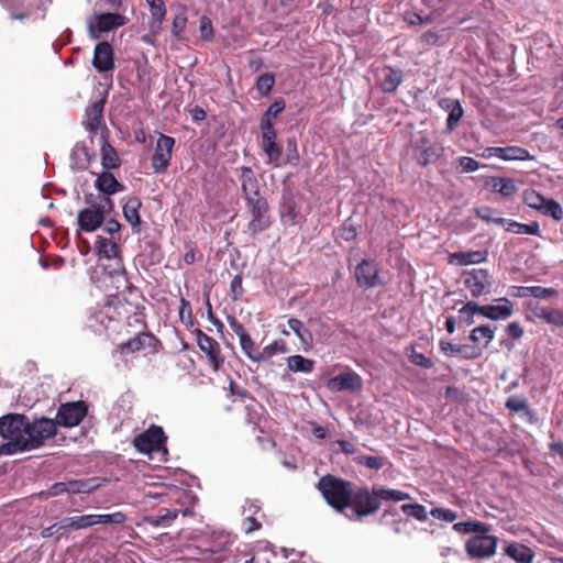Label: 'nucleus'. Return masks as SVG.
I'll list each match as a JSON object with an SVG mask.
<instances>
[{"label":"nucleus","mask_w":563,"mask_h":563,"mask_svg":"<svg viewBox=\"0 0 563 563\" xmlns=\"http://www.w3.org/2000/svg\"><path fill=\"white\" fill-rule=\"evenodd\" d=\"M123 317L128 318L129 325H141L147 329L144 307L132 303L126 299L112 295L103 305L91 310L88 317V327L97 334L107 332L112 323H118Z\"/></svg>","instance_id":"f257e3e1"},{"label":"nucleus","mask_w":563,"mask_h":563,"mask_svg":"<svg viewBox=\"0 0 563 563\" xmlns=\"http://www.w3.org/2000/svg\"><path fill=\"white\" fill-rule=\"evenodd\" d=\"M349 508L351 515L345 512L350 520H361L364 517L374 515L379 508L382 500L402 501L410 499V495L402 490L386 488L383 486H354Z\"/></svg>","instance_id":"f03ea898"},{"label":"nucleus","mask_w":563,"mask_h":563,"mask_svg":"<svg viewBox=\"0 0 563 563\" xmlns=\"http://www.w3.org/2000/svg\"><path fill=\"white\" fill-rule=\"evenodd\" d=\"M354 486V483L331 474L323 475L317 484L327 504L341 514H345L349 508Z\"/></svg>","instance_id":"7ed1b4c3"},{"label":"nucleus","mask_w":563,"mask_h":563,"mask_svg":"<svg viewBox=\"0 0 563 563\" xmlns=\"http://www.w3.org/2000/svg\"><path fill=\"white\" fill-rule=\"evenodd\" d=\"M57 433V426L55 420L45 417L35 418L27 421V430L25 440L18 441L11 444V449L32 451L45 444L47 439L55 437ZM8 450L10 446L7 448Z\"/></svg>","instance_id":"20e7f679"},{"label":"nucleus","mask_w":563,"mask_h":563,"mask_svg":"<svg viewBox=\"0 0 563 563\" xmlns=\"http://www.w3.org/2000/svg\"><path fill=\"white\" fill-rule=\"evenodd\" d=\"M29 418L23 413H7L0 417V435L8 442L0 445V455H12L24 450L7 449L12 443L25 440Z\"/></svg>","instance_id":"39448f33"},{"label":"nucleus","mask_w":563,"mask_h":563,"mask_svg":"<svg viewBox=\"0 0 563 563\" xmlns=\"http://www.w3.org/2000/svg\"><path fill=\"white\" fill-rule=\"evenodd\" d=\"M166 442L167 435L163 428L156 424H151L133 439L134 448L143 454H151L162 450L167 452Z\"/></svg>","instance_id":"423d86ee"},{"label":"nucleus","mask_w":563,"mask_h":563,"mask_svg":"<svg viewBox=\"0 0 563 563\" xmlns=\"http://www.w3.org/2000/svg\"><path fill=\"white\" fill-rule=\"evenodd\" d=\"M128 22L129 19L118 12L99 13L89 19L88 32L92 40H98L101 33L121 27Z\"/></svg>","instance_id":"0eeeda50"},{"label":"nucleus","mask_w":563,"mask_h":563,"mask_svg":"<svg viewBox=\"0 0 563 563\" xmlns=\"http://www.w3.org/2000/svg\"><path fill=\"white\" fill-rule=\"evenodd\" d=\"M106 206L112 209L113 202L109 197H104L97 207L85 208L78 212L77 223L80 230L85 232H95L104 221Z\"/></svg>","instance_id":"6e6552de"},{"label":"nucleus","mask_w":563,"mask_h":563,"mask_svg":"<svg viewBox=\"0 0 563 563\" xmlns=\"http://www.w3.org/2000/svg\"><path fill=\"white\" fill-rule=\"evenodd\" d=\"M143 330H146L142 327ZM162 342L151 332L141 331L135 336L119 345L121 354H133L147 350L150 354H156L162 349Z\"/></svg>","instance_id":"1a4fd4ad"},{"label":"nucleus","mask_w":563,"mask_h":563,"mask_svg":"<svg viewBox=\"0 0 563 563\" xmlns=\"http://www.w3.org/2000/svg\"><path fill=\"white\" fill-rule=\"evenodd\" d=\"M379 266L375 260L363 258L355 267L356 284L362 289H372L384 286L385 282L379 276Z\"/></svg>","instance_id":"9d476101"},{"label":"nucleus","mask_w":563,"mask_h":563,"mask_svg":"<svg viewBox=\"0 0 563 563\" xmlns=\"http://www.w3.org/2000/svg\"><path fill=\"white\" fill-rule=\"evenodd\" d=\"M246 208L251 213V221L249 222V230L252 234H257L272 224L269 214V205L266 198H256L253 201L245 202Z\"/></svg>","instance_id":"9b49d317"},{"label":"nucleus","mask_w":563,"mask_h":563,"mask_svg":"<svg viewBox=\"0 0 563 563\" xmlns=\"http://www.w3.org/2000/svg\"><path fill=\"white\" fill-rule=\"evenodd\" d=\"M174 146V137L162 133L159 134L151 158V165L155 174H162L167 170L173 157Z\"/></svg>","instance_id":"f8f14e48"},{"label":"nucleus","mask_w":563,"mask_h":563,"mask_svg":"<svg viewBox=\"0 0 563 563\" xmlns=\"http://www.w3.org/2000/svg\"><path fill=\"white\" fill-rule=\"evenodd\" d=\"M88 413V405L82 401L62 404L56 415V426L73 428L78 426Z\"/></svg>","instance_id":"ddd939ff"},{"label":"nucleus","mask_w":563,"mask_h":563,"mask_svg":"<svg viewBox=\"0 0 563 563\" xmlns=\"http://www.w3.org/2000/svg\"><path fill=\"white\" fill-rule=\"evenodd\" d=\"M196 341L199 349L206 354L211 368L218 372L224 364V356L221 354L219 342L206 334L202 330H195Z\"/></svg>","instance_id":"4468645a"},{"label":"nucleus","mask_w":563,"mask_h":563,"mask_svg":"<svg viewBox=\"0 0 563 563\" xmlns=\"http://www.w3.org/2000/svg\"><path fill=\"white\" fill-rule=\"evenodd\" d=\"M463 283L472 297L478 298L490 292L493 287V277L486 269L474 268L465 274Z\"/></svg>","instance_id":"2eb2a0df"},{"label":"nucleus","mask_w":563,"mask_h":563,"mask_svg":"<svg viewBox=\"0 0 563 563\" xmlns=\"http://www.w3.org/2000/svg\"><path fill=\"white\" fill-rule=\"evenodd\" d=\"M416 159L421 166L435 163L444 153V148L441 144L431 142L427 137H421L416 144Z\"/></svg>","instance_id":"dca6fc26"},{"label":"nucleus","mask_w":563,"mask_h":563,"mask_svg":"<svg viewBox=\"0 0 563 563\" xmlns=\"http://www.w3.org/2000/svg\"><path fill=\"white\" fill-rule=\"evenodd\" d=\"M239 172L241 190L245 202L253 201L256 198H265L261 195V185L254 170L249 166H241Z\"/></svg>","instance_id":"f3484780"},{"label":"nucleus","mask_w":563,"mask_h":563,"mask_svg":"<svg viewBox=\"0 0 563 563\" xmlns=\"http://www.w3.org/2000/svg\"><path fill=\"white\" fill-rule=\"evenodd\" d=\"M466 551L471 558H489L496 551V539L490 536L472 537L466 542Z\"/></svg>","instance_id":"a211bd4d"},{"label":"nucleus","mask_w":563,"mask_h":563,"mask_svg":"<svg viewBox=\"0 0 563 563\" xmlns=\"http://www.w3.org/2000/svg\"><path fill=\"white\" fill-rule=\"evenodd\" d=\"M92 66L98 73L112 71L115 67L114 52L112 45L107 42H99L93 51Z\"/></svg>","instance_id":"6ab92c4d"},{"label":"nucleus","mask_w":563,"mask_h":563,"mask_svg":"<svg viewBox=\"0 0 563 563\" xmlns=\"http://www.w3.org/2000/svg\"><path fill=\"white\" fill-rule=\"evenodd\" d=\"M106 100L99 99L91 102L85 111L84 125L90 133H97L100 128H103L104 134L108 133V129L103 123V110Z\"/></svg>","instance_id":"aec40b11"},{"label":"nucleus","mask_w":563,"mask_h":563,"mask_svg":"<svg viewBox=\"0 0 563 563\" xmlns=\"http://www.w3.org/2000/svg\"><path fill=\"white\" fill-rule=\"evenodd\" d=\"M327 387L331 391H343V390H357L362 387L361 377L350 371L345 373H341L332 378H330L327 383Z\"/></svg>","instance_id":"412c9836"},{"label":"nucleus","mask_w":563,"mask_h":563,"mask_svg":"<svg viewBox=\"0 0 563 563\" xmlns=\"http://www.w3.org/2000/svg\"><path fill=\"white\" fill-rule=\"evenodd\" d=\"M430 2H422V8H415L411 11H405L402 18L410 25L428 24L433 22L439 15V9L429 5Z\"/></svg>","instance_id":"4be33fe9"},{"label":"nucleus","mask_w":563,"mask_h":563,"mask_svg":"<svg viewBox=\"0 0 563 563\" xmlns=\"http://www.w3.org/2000/svg\"><path fill=\"white\" fill-rule=\"evenodd\" d=\"M404 80V71L400 68L385 66L379 77V87L386 93H393L397 90Z\"/></svg>","instance_id":"5701e85b"},{"label":"nucleus","mask_w":563,"mask_h":563,"mask_svg":"<svg viewBox=\"0 0 563 563\" xmlns=\"http://www.w3.org/2000/svg\"><path fill=\"white\" fill-rule=\"evenodd\" d=\"M530 208L538 209L543 214L551 216L556 221L563 218V210L556 201L552 199L544 200L534 191H530Z\"/></svg>","instance_id":"b1692460"},{"label":"nucleus","mask_w":563,"mask_h":563,"mask_svg":"<svg viewBox=\"0 0 563 563\" xmlns=\"http://www.w3.org/2000/svg\"><path fill=\"white\" fill-rule=\"evenodd\" d=\"M498 305L481 306V314L490 320H505L512 314V303L507 298H498Z\"/></svg>","instance_id":"393cba45"},{"label":"nucleus","mask_w":563,"mask_h":563,"mask_svg":"<svg viewBox=\"0 0 563 563\" xmlns=\"http://www.w3.org/2000/svg\"><path fill=\"white\" fill-rule=\"evenodd\" d=\"M142 207V201L137 197H130L125 203L123 205V216L126 222H129L132 227L134 233L141 232V216L140 209Z\"/></svg>","instance_id":"a878e982"},{"label":"nucleus","mask_w":563,"mask_h":563,"mask_svg":"<svg viewBox=\"0 0 563 563\" xmlns=\"http://www.w3.org/2000/svg\"><path fill=\"white\" fill-rule=\"evenodd\" d=\"M441 108L449 111L446 119V132H452L464 115L461 102L456 99L444 98L440 101Z\"/></svg>","instance_id":"bb28decb"},{"label":"nucleus","mask_w":563,"mask_h":563,"mask_svg":"<svg viewBox=\"0 0 563 563\" xmlns=\"http://www.w3.org/2000/svg\"><path fill=\"white\" fill-rule=\"evenodd\" d=\"M95 187L107 196L114 195L117 192L123 191L124 189V186L119 183L114 175L108 169H104L97 176Z\"/></svg>","instance_id":"cd10ccee"},{"label":"nucleus","mask_w":563,"mask_h":563,"mask_svg":"<svg viewBox=\"0 0 563 563\" xmlns=\"http://www.w3.org/2000/svg\"><path fill=\"white\" fill-rule=\"evenodd\" d=\"M101 165L104 169L111 170L117 169L121 166L122 161L117 152V150L108 142L107 135L104 133L101 134Z\"/></svg>","instance_id":"c85d7f7f"},{"label":"nucleus","mask_w":563,"mask_h":563,"mask_svg":"<svg viewBox=\"0 0 563 563\" xmlns=\"http://www.w3.org/2000/svg\"><path fill=\"white\" fill-rule=\"evenodd\" d=\"M484 186L486 189L501 194L505 197H509L517 191V186L515 181L510 178L504 177H486L484 180Z\"/></svg>","instance_id":"c756f323"},{"label":"nucleus","mask_w":563,"mask_h":563,"mask_svg":"<svg viewBox=\"0 0 563 563\" xmlns=\"http://www.w3.org/2000/svg\"><path fill=\"white\" fill-rule=\"evenodd\" d=\"M95 249L100 256L107 260L117 258L121 253V247L114 240L107 239L101 235L97 236Z\"/></svg>","instance_id":"7c9ffc66"},{"label":"nucleus","mask_w":563,"mask_h":563,"mask_svg":"<svg viewBox=\"0 0 563 563\" xmlns=\"http://www.w3.org/2000/svg\"><path fill=\"white\" fill-rule=\"evenodd\" d=\"M537 318L543 319L547 323L554 327H563V311L551 307L534 306L531 307Z\"/></svg>","instance_id":"2f4dec72"},{"label":"nucleus","mask_w":563,"mask_h":563,"mask_svg":"<svg viewBox=\"0 0 563 563\" xmlns=\"http://www.w3.org/2000/svg\"><path fill=\"white\" fill-rule=\"evenodd\" d=\"M488 151L490 156H495L504 161H523L528 158V150L519 146L489 147Z\"/></svg>","instance_id":"473e14b6"},{"label":"nucleus","mask_w":563,"mask_h":563,"mask_svg":"<svg viewBox=\"0 0 563 563\" xmlns=\"http://www.w3.org/2000/svg\"><path fill=\"white\" fill-rule=\"evenodd\" d=\"M179 512L183 514V516H188L191 514L189 509H161L159 514L155 517H150L147 521L154 526V527H168L172 525V522L178 517Z\"/></svg>","instance_id":"72a5a7b5"},{"label":"nucleus","mask_w":563,"mask_h":563,"mask_svg":"<svg viewBox=\"0 0 563 563\" xmlns=\"http://www.w3.org/2000/svg\"><path fill=\"white\" fill-rule=\"evenodd\" d=\"M287 367L295 373H311L314 368V361L302 355H291L287 358Z\"/></svg>","instance_id":"f704fd0d"},{"label":"nucleus","mask_w":563,"mask_h":563,"mask_svg":"<svg viewBox=\"0 0 563 563\" xmlns=\"http://www.w3.org/2000/svg\"><path fill=\"white\" fill-rule=\"evenodd\" d=\"M261 148L267 155V163L273 164L275 167L282 166L280 158L283 148L277 143V140H267L266 142H261Z\"/></svg>","instance_id":"c9c22d12"},{"label":"nucleus","mask_w":563,"mask_h":563,"mask_svg":"<svg viewBox=\"0 0 563 563\" xmlns=\"http://www.w3.org/2000/svg\"><path fill=\"white\" fill-rule=\"evenodd\" d=\"M470 340L483 346V350L494 340V329L489 325H481L472 330Z\"/></svg>","instance_id":"e433bc0d"},{"label":"nucleus","mask_w":563,"mask_h":563,"mask_svg":"<svg viewBox=\"0 0 563 563\" xmlns=\"http://www.w3.org/2000/svg\"><path fill=\"white\" fill-rule=\"evenodd\" d=\"M288 352V345L283 339L273 341L261 351V362L267 361L277 354Z\"/></svg>","instance_id":"4c0bfd02"},{"label":"nucleus","mask_w":563,"mask_h":563,"mask_svg":"<svg viewBox=\"0 0 563 563\" xmlns=\"http://www.w3.org/2000/svg\"><path fill=\"white\" fill-rule=\"evenodd\" d=\"M240 346L247 358H250L252 362L261 363L262 350H258L251 335L241 339Z\"/></svg>","instance_id":"58836bf2"},{"label":"nucleus","mask_w":563,"mask_h":563,"mask_svg":"<svg viewBox=\"0 0 563 563\" xmlns=\"http://www.w3.org/2000/svg\"><path fill=\"white\" fill-rule=\"evenodd\" d=\"M453 529L459 533H471V532H482L485 533L488 531V527L479 521H463L454 523Z\"/></svg>","instance_id":"ea45409f"},{"label":"nucleus","mask_w":563,"mask_h":563,"mask_svg":"<svg viewBox=\"0 0 563 563\" xmlns=\"http://www.w3.org/2000/svg\"><path fill=\"white\" fill-rule=\"evenodd\" d=\"M400 509L404 514L417 519L418 521L423 522L428 519V511L421 504H404Z\"/></svg>","instance_id":"a19ab883"},{"label":"nucleus","mask_w":563,"mask_h":563,"mask_svg":"<svg viewBox=\"0 0 563 563\" xmlns=\"http://www.w3.org/2000/svg\"><path fill=\"white\" fill-rule=\"evenodd\" d=\"M288 325L302 343H308L309 341H311V333L308 329H306L301 320L297 318H290L288 320Z\"/></svg>","instance_id":"79ce46f5"},{"label":"nucleus","mask_w":563,"mask_h":563,"mask_svg":"<svg viewBox=\"0 0 563 563\" xmlns=\"http://www.w3.org/2000/svg\"><path fill=\"white\" fill-rule=\"evenodd\" d=\"M461 320L465 321L467 324L474 323V314H481V306L475 301L466 302L460 310Z\"/></svg>","instance_id":"37998d69"},{"label":"nucleus","mask_w":563,"mask_h":563,"mask_svg":"<svg viewBox=\"0 0 563 563\" xmlns=\"http://www.w3.org/2000/svg\"><path fill=\"white\" fill-rule=\"evenodd\" d=\"M95 525H119L123 523L126 519L125 515L121 511L104 515H93Z\"/></svg>","instance_id":"c03bdc74"},{"label":"nucleus","mask_w":563,"mask_h":563,"mask_svg":"<svg viewBox=\"0 0 563 563\" xmlns=\"http://www.w3.org/2000/svg\"><path fill=\"white\" fill-rule=\"evenodd\" d=\"M275 84V77L271 73L262 74L256 80V88L262 96H267Z\"/></svg>","instance_id":"a18cd8bd"},{"label":"nucleus","mask_w":563,"mask_h":563,"mask_svg":"<svg viewBox=\"0 0 563 563\" xmlns=\"http://www.w3.org/2000/svg\"><path fill=\"white\" fill-rule=\"evenodd\" d=\"M483 346L473 343V344H460L459 345V355L465 360H474L482 355Z\"/></svg>","instance_id":"49530a36"},{"label":"nucleus","mask_w":563,"mask_h":563,"mask_svg":"<svg viewBox=\"0 0 563 563\" xmlns=\"http://www.w3.org/2000/svg\"><path fill=\"white\" fill-rule=\"evenodd\" d=\"M358 465H364L371 470H380L384 466V459L374 455H358L354 459Z\"/></svg>","instance_id":"de8ad7c7"},{"label":"nucleus","mask_w":563,"mask_h":563,"mask_svg":"<svg viewBox=\"0 0 563 563\" xmlns=\"http://www.w3.org/2000/svg\"><path fill=\"white\" fill-rule=\"evenodd\" d=\"M494 213H495V211L492 208L486 207V206L478 207L475 209V214L477 216V218H479L486 222H494V223H497L500 225H505L506 219L500 218V217H494Z\"/></svg>","instance_id":"09e8293b"},{"label":"nucleus","mask_w":563,"mask_h":563,"mask_svg":"<svg viewBox=\"0 0 563 563\" xmlns=\"http://www.w3.org/2000/svg\"><path fill=\"white\" fill-rule=\"evenodd\" d=\"M285 109V101L284 99L279 98L275 100L268 109L265 111V113L262 115L261 121H268L273 122L274 119H276Z\"/></svg>","instance_id":"8fccbe9b"},{"label":"nucleus","mask_w":563,"mask_h":563,"mask_svg":"<svg viewBox=\"0 0 563 563\" xmlns=\"http://www.w3.org/2000/svg\"><path fill=\"white\" fill-rule=\"evenodd\" d=\"M300 161V154L297 147L296 141L288 140L287 141V154L285 161L282 163V165H291L297 166Z\"/></svg>","instance_id":"3c124183"},{"label":"nucleus","mask_w":563,"mask_h":563,"mask_svg":"<svg viewBox=\"0 0 563 563\" xmlns=\"http://www.w3.org/2000/svg\"><path fill=\"white\" fill-rule=\"evenodd\" d=\"M148 4L152 14L151 27H154V24L159 26L166 14L165 2H148Z\"/></svg>","instance_id":"603ef678"},{"label":"nucleus","mask_w":563,"mask_h":563,"mask_svg":"<svg viewBox=\"0 0 563 563\" xmlns=\"http://www.w3.org/2000/svg\"><path fill=\"white\" fill-rule=\"evenodd\" d=\"M506 553L518 563H528V553L526 547L509 544L506 548Z\"/></svg>","instance_id":"864d4df0"},{"label":"nucleus","mask_w":563,"mask_h":563,"mask_svg":"<svg viewBox=\"0 0 563 563\" xmlns=\"http://www.w3.org/2000/svg\"><path fill=\"white\" fill-rule=\"evenodd\" d=\"M454 256L462 265L475 264L484 261V256L481 252H460L455 253Z\"/></svg>","instance_id":"5fc2aeb1"},{"label":"nucleus","mask_w":563,"mask_h":563,"mask_svg":"<svg viewBox=\"0 0 563 563\" xmlns=\"http://www.w3.org/2000/svg\"><path fill=\"white\" fill-rule=\"evenodd\" d=\"M410 362L419 367L429 369L434 366V363L431 358L424 356L422 353L417 352L416 350H411V353L408 355Z\"/></svg>","instance_id":"6e6d98bb"},{"label":"nucleus","mask_w":563,"mask_h":563,"mask_svg":"<svg viewBox=\"0 0 563 563\" xmlns=\"http://www.w3.org/2000/svg\"><path fill=\"white\" fill-rule=\"evenodd\" d=\"M430 515L439 520L453 522L457 519V512L448 508H432Z\"/></svg>","instance_id":"4d7b16f0"},{"label":"nucleus","mask_w":563,"mask_h":563,"mask_svg":"<svg viewBox=\"0 0 563 563\" xmlns=\"http://www.w3.org/2000/svg\"><path fill=\"white\" fill-rule=\"evenodd\" d=\"M186 24L187 18L184 13H180L174 18L172 34L177 41L181 40Z\"/></svg>","instance_id":"13d9d810"},{"label":"nucleus","mask_w":563,"mask_h":563,"mask_svg":"<svg viewBox=\"0 0 563 563\" xmlns=\"http://www.w3.org/2000/svg\"><path fill=\"white\" fill-rule=\"evenodd\" d=\"M261 129V142H266L267 140L274 141L277 140V132L274 128L273 122L268 121H260Z\"/></svg>","instance_id":"bf43d9fd"},{"label":"nucleus","mask_w":563,"mask_h":563,"mask_svg":"<svg viewBox=\"0 0 563 563\" xmlns=\"http://www.w3.org/2000/svg\"><path fill=\"white\" fill-rule=\"evenodd\" d=\"M556 294L552 287L530 286V296L538 299H545Z\"/></svg>","instance_id":"052dcab7"},{"label":"nucleus","mask_w":563,"mask_h":563,"mask_svg":"<svg viewBox=\"0 0 563 563\" xmlns=\"http://www.w3.org/2000/svg\"><path fill=\"white\" fill-rule=\"evenodd\" d=\"M227 320L231 330L239 336V340L250 335L244 325L234 316H228Z\"/></svg>","instance_id":"680f3d73"},{"label":"nucleus","mask_w":563,"mask_h":563,"mask_svg":"<svg viewBox=\"0 0 563 563\" xmlns=\"http://www.w3.org/2000/svg\"><path fill=\"white\" fill-rule=\"evenodd\" d=\"M95 526L93 515H81L74 517V529L80 530Z\"/></svg>","instance_id":"e2e57ef3"},{"label":"nucleus","mask_w":563,"mask_h":563,"mask_svg":"<svg viewBox=\"0 0 563 563\" xmlns=\"http://www.w3.org/2000/svg\"><path fill=\"white\" fill-rule=\"evenodd\" d=\"M459 163H460V167L465 173L475 172L479 168V163L473 157H468V156L460 157Z\"/></svg>","instance_id":"0e129e2a"},{"label":"nucleus","mask_w":563,"mask_h":563,"mask_svg":"<svg viewBox=\"0 0 563 563\" xmlns=\"http://www.w3.org/2000/svg\"><path fill=\"white\" fill-rule=\"evenodd\" d=\"M230 290L232 292L233 300H238L242 297L244 289L242 287V276L235 275L230 284Z\"/></svg>","instance_id":"69168bd1"},{"label":"nucleus","mask_w":563,"mask_h":563,"mask_svg":"<svg viewBox=\"0 0 563 563\" xmlns=\"http://www.w3.org/2000/svg\"><path fill=\"white\" fill-rule=\"evenodd\" d=\"M526 406V399L518 396H510L506 402V407L512 411H521Z\"/></svg>","instance_id":"338daca9"},{"label":"nucleus","mask_w":563,"mask_h":563,"mask_svg":"<svg viewBox=\"0 0 563 563\" xmlns=\"http://www.w3.org/2000/svg\"><path fill=\"white\" fill-rule=\"evenodd\" d=\"M200 35L203 40H211L213 36L212 23L207 16L200 20Z\"/></svg>","instance_id":"774afa93"}]
</instances>
